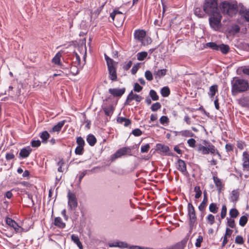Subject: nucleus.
Returning <instances> with one entry per match:
<instances>
[{"label": "nucleus", "mask_w": 249, "mask_h": 249, "mask_svg": "<svg viewBox=\"0 0 249 249\" xmlns=\"http://www.w3.org/2000/svg\"><path fill=\"white\" fill-rule=\"evenodd\" d=\"M161 107V105L159 102H156L153 104L151 107V109L153 111H156Z\"/></svg>", "instance_id": "obj_51"}, {"label": "nucleus", "mask_w": 249, "mask_h": 249, "mask_svg": "<svg viewBox=\"0 0 249 249\" xmlns=\"http://www.w3.org/2000/svg\"><path fill=\"white\" fill-rule=\"evenodd\" d=\"M147 53L146 52H141L137 54V59L139 61L143 60L147 56Z\"/></svg>", "instance_id": "obj_38"}, {"label": "nucleus", "mask_w": 249, "mask_h": 249, "mask_svg": "<svg viewBox=\"0 0 249 249\" xmlns=\"http://www.w3.org/2000/svg\"><path fill=\"white\" fill-rule=\"evenodd\" d=\"M233 219L234 218L227 217V225L229 227H230L231 228H234V227L235 226V221Z\"/></svg>", "instance_id": "obj_45"}, {"label": "nucleus", "mask_w": 249, "mask_h": 249, "mask_svg": "<svg viewBox=\"0 0 249 249\" xmlns=\"http://www.w3.org/2000/svg\"><path fill=\"white\" fill-rule=\"evenodd\" d=\"M71 240L75 243L80 249H83V246L81 242L80 241L78 236L74 234L71 235Z\"/></svg>", "instance_id": "obj_32"}, {"label": "nucleus", "mask_w": 249, "mask_h": 249, "mask_svg": "<svg viewBox=\"0 0 249 249\" xmlns=\"http://www.w3.org/2000/svg\"><path fill=\"white\" fill-rule=\"evenodd\" d=\"M41 144V142L39 140H34L31 142V145L34 147H37Z\"/></svg>", "instance_id": "obj_62"}, {"label": "nucleus", "mask_w": 249, "mask_h": 249, "mask_svg": "<svg viewBox=\"0 0 249 249\" xmlns=\"http://www.w3.org/2000/svg\"><path fill=\"white\" fill-rule=\"evenodd\" d=\"M203 144L204 145L201 144L198 145V152L203 155H208L209 153L213 155L216 154L219 158H221V155L213 144L205 140L203 142Z\"/></svg>", "instance_id": "obj_2"}, {"label": "nucleus", "mask_w": 249, "mask_h": 249, "mask_svg": "<svg viewBox=\"0 0 249 249\" xmlns=\"http://www.w3.org/2000/svg\"><path fill=\"white\" fill-rule=\"evenodd\" d=\"M218 207L215 203H212L210 204L209 209V211L213 213H216L218 211Z\"/></svg>", "instance_id": "obj_34"}, {"label": "nucleus", "mask_w": 249, "mask_h": 249, "mask_svg": "<svg viewBox=\"0 0 249 249\" xmlns=\"http://www.w3.org/2000/svg\"><path fill=\"white\" fill-rule=\"evenodd\" d=\"M150 149V145L147 143L144 145H142L141 147V152L142 153H147Z\"/></svg>", "instance_id": "obj_49"}, {"label": "nucleus", "mask_w": 249, "mask_h": 249, "mask_svg": "<svg viewBox=\"0 0 249 249\" xmlns=\"http://www.w3.org/2000/svg\"><path fill=\"white\" fill-rule=\"evenodd\" d=\"M239 14L247 21L249 22V9L241 7L239 11Z\"/></svg>", "instance_id": "obj_17"}, {"label": "nucleus", "mask_w": 249, "mask_h": 249, "mask_svg": "<svg viewBox=\"0 0 249 249\" xmlns=\"http://www.w3.org/2000/svg\"><path fill=\"white\" fill-rule=\"evenodd\" d=\"M177 168L184 175L188 173L186 169V164L185 161L181 159H178L177 161Z\"/></svg>", "instance_id": "obj_12"}, {"label": "nucleus", "mask_w": 249, "mask_h": 249, "mask_svg": "<svg viewBox=\"0 0 249 249\" xmlns=\"http://www.w3.org/2000/svg\"><path fill=\"white\" fill-rule=\"evenodd\" d=\"M240 30V27L238 25L233 24L231 26L230 32L233 34H235L239 33Z\"/></svg>", "instance_id": "obj_39"}, {"label": "nucleus", "mask_w": 249, "mask_h": 249, "mask_svg": "<svg viewBox=\"0 0 249 249\" xmlns=\"http://www.w3.org/2000/svg\"><path fill=\"white\" fill-rule=\"evenodd\" d=\"M222 13L230 17H232L237 12V6L236 4L228 1H223L220 5Z\"/></svg>", "instance_id": "obj_3"}, {"label": "nucleus", "mask_w": 249, "mask_h": 249, "mask_svg": "<svg viewBox=\"0 0 249 249\" xmlns=\"http://www.w3.org/2000/svg\"><path fill=\"white\" fill-rule=\"evenodd\" d=\"M118 248H120L121 249L128 248V245L126 242L119 241H118Z\"/></svg>", "instance_id": "obj_59"}, {"label": "nucleus", "mask_w": 249, "mask_h": 249, "mask_svg": "<svg viewBox=\"0 0 249 249\" xmlns=\"http://www.w3.org/2000/svg\"><path fill=\"white\" fill-rule=\"evenodd\" d=\"M132 64V62L131 60L128 61L127 62H125L124 65L123 66V69L124 70H129L130 67H131Z\"/></svg>", "instance_id": "obj_58"}, {"label": "nucleus", "mask_w": 249, "mask_h": 249, "mask_svg": "<svg viewBox=\"0 0 249 249\" xmlns=\"http://www.w3.org/2000/svg\"><path fill=\"white\" fill-rule=\"evenodd\" d=\"M145 78L149 81H151L153 80V77L152 72L150 71H146L144 74Z\"/></svg>", "instance_id": "obj_48"}, {"label": "nucleus", "mask_w": 249, "mask_h": 249, "mask_svg": "<svg viewBox=\"0 0 249 249\" xmlns=\"http://www.w3.org/2000/svg\"><path fill=\"white\" fill-rule=\"evenodd\" d=\"M132 134L135 136H140L142 134V132L140 129L136 128L132 130Z\"/></svg>", "instance_id": "obj_60"}, {"label": "nucleus", "mask_w": 249, "mask_h": 249, "mask_svg": "<svg viewBox=\"0 0 249 249\" xmlns=\"http://www.w3.org/2000/svg\"><path fill=\"white\" fill-rule=\"evenodd\" d=\"M239 104L243 107H249V97H242L238 100Z\"/></svg>", "instance_id": "obj_21"}, {"label": "nucleus", "mask_w": 249, "mask_h": 249, "mask_svg": "<svg viewBox=\"0 0 249 249\" xmlns=\"http://www.w3.org/2000/svg\"><path fill=\"white\" fill-rule=\"evenodd\" d=\"M203 241V237L201 235H199L198 238L196 239L195 245L197 248L201 247V244Z\"/></svg>", "instance_id": "obj_55"}, {"label": "nucleus", "mask_w": 249, "mask_h": 249, "mask_svg": "<svg viewBox=\"0 0 249 249\" xmlns=\"http://www.w3.org/2000/svg\"><path fill=\"white\" fill-rule=\"evenodd\" d=\"M209 15L210 16L209 20L211 27L215 31L219 30L221 27V20L222 19V16L220 12Z\"/></svg>", "instance_id": "obj_6"}, {"label": "nucleus", "mask_w": 249, "mask_h": 249, "mask_svg": "<svg viewBox=\"0 0 249 249\" xmlns=\"http://www.w3.org/2000/svg\"><path fill=\"white\" fill-rule=\"evenodd\" d=\"M65 122V120H63L58 122L53 127L52 131L59 132L61 130L62 127L64 126Z\"/></svg>", "instance_id": "obj_25"}, {"label": "nucleus", "mask_w": 249, "mask_h": 249, "mask_svg": "<svg viewBox=\"0 0 249 249\" xmlns=\"http://www.w3.org/2000/svg\"><path fill=\"white\" fill-rule=\"evenodd\" d=\"M227 214V207L226 205H222V209L221 211L220 216L222 219H223L225 217Z\"/></svg>", "instance_id": "obj_52"}, {"label": "nucleus", "mask_w": 249, "mask_h": 249, "mask_svg": "<svg viewBox=\"0 0 249 249\" xmlns=\"http://www.w3.org/2000/svg\"><path fill=\"white\" fill-rule=\"evenodd\" d=\"M92 172V170H85L83 171L80 172L79 173V182H81L82 178H84V177L87 174H88V172Z\"/></svg>", "instance_id": "obj_43"}, {"label": "nucleus", "mask_w": 249, "mask_h": 249, "mask_svg": "<svg viewBox=\"0 0 249 249\" xmlns=\"http://www.w3.org/2000/svg\"><path fill=\"white\" fill-rule=\"evenodd\" d=\"M82 67L81 65H77L73 64L70 68V72L73 75H76L79 73Z\"/></svg>", "instance_id": "obj_24"}, {"label": "nucleus", "mask_w": 249, "mask_h": 249, "mask_svg": "<svg viewBox=\"0 0 249 249\" xmlns=\"http://www.w3.org/2000/svg\"><path fill=\"white\" fill-rule=\"evenodd\" d=\"M194 191L196 192L195 198L196 199L199 198L202 195V192L200 190V187L198 186H195L194 188Z\"/></svg>", "instance_id": "obj_41"}, {"label": "nucleus", "mask_w": 249, "mask_h": 249, "mask_svg": "<svg viewBox=\"0 0 249 249\" xmlns=\"http://www.w3.org/2000/svg\"><path fill=\"white\" fill-rule=\"evenodd\" d=\"M208 223L212 225L214 223V216L212 214H209L206 217Z\"/></svg>", "instance_id": "obj_46"}, {"label": "nucleus", "mask_w": 249, "mask_h": 249, "mask_svg": "<svg viewBox=\"0 0 249 249\" xmlns=\"http://www.w3.org/2000/svg\"><path fill=\"white\" fill-rule=\"evenodd\" d=\"M146 36V32L143 30H136L134 33V39L137 42H140L141 45L146 46L152 42L150 37Z\"/></svg>", "instance_id": "obj_5"}, {"label": "nucleus", "mask_w": 249, "mask_h": 249, "mask_svg": "<svg viewBox=\"0 0 249 249\" xmlns=\"http://www.w3.org/2000/svg\"><path fill=\"white\" fill-rule=\"evenodd\" d=\"M196 141L193 138H191L187 141V143L191 147L194 148L196 146Z\"/></svg>", "instance_id": "obj_57"}, {"label": "nucleus", "mask_w": 249, "mask_h": 249, "mask_svg": "<svg viewBox=\"0 0 249 249\" xmlns=\"http://www.w3.org/2000/svg\"><path fill=\"white\" fill-rule=\"evenodd\" d=\"M105 58L107 62V68L109 72V78L113 81L117 80L116 69L114 66V61L109 58L107 55L105 54Z\"/></svg>", "instance_id": "obj_7"}, {"label": "nucleus", "mask_w": 249, "mask_h": 249, "mask_svg": "<svg viewBox=\"0 0 249 249\" xmlns=\"http://www.w3.org/2000/svg\"><path fill=\"white\" fill-rule=\"evenodd\" d=\"M131 149L129 147H124L118 149L112 155V160H114L125 155H131Z\"/></svg>", "instance_id": "obj_9"}, {"label": "nucleus", "mask_w": 249, "mask_h": 249, "mask_svg": "<svg viewBox=\"0 0 249 249\" xmlns=\"http://www.w3.org/2000/svg\"><path fill=\"white\" fill-rule=\"evenodd\" d=\"M156 149L157 151H160V152L166 154H167V153L169 151V147L168 146L161 143L157 144Z\"/></svg>", "instance_id": "obj_18"}, {"label": "nucleus", "mask_w": 249, "mask_h": 249, "mask_svg": "<svg viewBox=\"0 0 249 249\" xmlns=\"http://www.w3.org/2000/svg\"><path fill=\"white\" fill-rule=\"evenodd\" d=\"M242 161L244 170H248L249 169V154L247 152H244L243 153Z\"/></svg>", "instance_id": "obj_15"}, {"label": "nucleus", "mask_w": 249, "mask_h": 249, "mask_svg": "<svg viewBox=\"0 0 249 249\" xmlns=\"http://www.w3.org/2000/svg\"><path fill=\"white\" fill-rule=\"evenodd\" d=\"M54 225L61 229H63L66 226V224L63 222L61 218L60 217H56L54 218Z\"/></svg>", "instance_id": "obj_22"}, {"label": "nucleus", "mask_w": 249, "mask_h": 249, "mask_svg": "<svg viewBox=\"0 0 249 249\" xmlns=\"http://www.w3.org/2000/svg\"><path fill=\"white\" fill-rule=\"evenodd\" d=\"M75 61L73 62V63L77 65H81L80 64V58L77 53H75Z\"/></svg>", "instance_id": "obj_63"}, {"label": "nucleus", "mask_w": 249, "mask_h": 249, "mask_svg": "<svg viewBox=\"0 0 249 249\" xmlns=\"http://www.w3.org/2000/svg\"><path fill=\"white\" fill-rule=\"evenodd\" d=\"M239 193L238 189L232 191L230 196V200L232 202H236L239 198Z\"/></svg>", "instance_id": "obj_23"}, {"label": "nucleus", "mask_w": 249, "mask_h": 249, "mask_svg": "<svg viewBox=\"0 0 249 249\" xmlns=\"http://www.w3.org/2000/svg\"><path fill=\"white\" fill-rule=\"evenodd\" d=\"M61 56V53L58 52L52 59V63L55 65H60V58Z\"/></svg>", "instance_id": "obj_30"}, {"label": "nucleus", "mask_w": 249, "mask_h": 249, "mask_svg": "<svg viewBox=\"0 0 249 249\" xmlns=\"http://www.w3.org/2000/svg\"><path fill=\"white\" fill-rule=\"evenodd\" d=\"M243 238L241 235H237L235 239V243L237 244L242 245L244 243Z\"/></svg>", "instance_id": "obj_54"}, {"label": "nucleus", "mask_w": 249, "mask_h": 249, "mask_svg": "<svg viewBox=\"0 0 249 249\" xmlns=\"http://www.w3.org/2000/svg\"><path fill=\"white\" fill-rule=\"evenodd\" d=\"M160 93L163 97H167L170 93V89L168 87H164L161 89Z\"/></svg>", "instance_id": "obj_37"}, {"label": "nucleus", "mask_w": 249, "mask_h": 249, "mask_svg": "<svg viewBox=\"0 0 249 249\" xmlns=\"http://www.w3.org/2000/svg\"><path fill=\"white\" fill-rule=\"evenodd\" d=\"M5 222L10 227L13 228L16 233H21L23 229L19 226L18 223L14 220L9 217H6L5 218Z\"/></svg>", "instance_id": "obj_10"}, {"label": "nucleus", "mask_w": 249, "mask_h": 249, "mask_svg": "<svg viewBox=\"0 0 249 249\" xmlns=\"http://www.w3.org/2000/svg\"><path fill=\"white\" fill-rule=\"evenodd\" d=\"M239 212L235 208H232L230 210L229 214L231 218H236L239 215Z\"/></svg>", "instance_id": "obj_35"}, {"label": "nucleus", "mask_w": 249, "mask_h": 249, "mask_svg": "<svg viewBox=\"0 0 249 249\" xmlns=\"http://www.w3.org/2000/svg\"><path fill=\"white\" fill-rule=\"evenodd\" d=\"M218 91V86L217 85H213L211 86L209 88V91L208 95L210 98H213L216 92Z\"/></svg>", "instance_id": "obj_26"}, {"label": "nucleus", "mask_w": 249, "mask_h": 249, "mask_svg": "<svg viewBox=\"0 0 249 249\" xmlns=\"http://www.w3.org/2000/svg\"><path fill=\"white\" fill-rule=\"evenodd\" d=\"M76 143L77 144V146H80V147H83L85 144L84 140L81 137H79L77 138Z\"/></svg>", "instance_id": "obj_50"}, {"label": "nucleus", "mask_w": 249, "mask_h": 249, "mask_svg": "<svg viewBox=\"0 0 249 249\" xmlns=\"http://www.w3.org/2000/svg\"><path fill=\"white\" fill-rule=\"evenodd\" d=\"M204 198L202 202L200 203L199 206H198V209L200 211L203 212L205 210V208L207 206L208 202V198L207 196V193L205 191L204 192Z\"/></svg>", "instance_id": "obj_20"}, {"label": "nucleus", "mask_w": 249, "mask_h": 249, "mask_svg": "<svg viewBox=\"0 0 249 249\" xmlns=\"http://www.w3.org/2000/svg\"><path fill=\"white\" fill-rule=\"evenodd\" d=\"M219 50L223 53L227 54L230 50V48H229V46L227 45L221 44L220 45H219V46H218V51H219Z\"/></svg>", "instance_id": "obj_31"}, {"label": "nucleus", "mask_w": 249, "mask_h": 249, "mask_svg": "<svg viewBox=\"0 0 249 249\" xmlns=\"http://www.w3.org/2000/svg\"><path fill=\"white\" fill-rule=\"evenodd\" d=\"M84 150L83 147L77 146L75 149V153L76 155H82L84 153Z\"/></svg>", "instance_id": "obj_53"}, {"label": "nucleus", "mask_w": 249, "mask_h": 249, "mask_svg": "<svg viewBox=\"0 0 249 249\" xmlns=\"http://www.w3.org/2000/svg\"><path fill=\"white\" fill-rule=\"evenodd\" d=\"M142 99V98L141 96L136 94H133V91H131L127 97L125 104H129V102L133 100H135L137 102H140Z\"/></svg>", "instance_id": "obj_14"}, {"label": "nucleus", "mask_w": 249, "mask_h": 249, "mask_svg": "<svg viewBox=\"0 0 249 249\" xmlns=\"http://www.w3.org/2000/svg\"><path fill=\"white\" fill-rule=\"evenodd\" d=\"M118 15H121L122 17H123V14L122 12L120 11L119 10H118V8H116L112 12H111L110 14V17L111 18V19L114 20V19H115V18L116 16H118ZM124 18L122 17V21L124 20L123 19Z\"/></svg>", "instance_id": "obj_28"}, {"label": "nucleus", "mask_w": 249, "mask_h": 249, "mask_svg": "<svg viewBox=\"0 0 249 249\" xmlns=\"http://www.w3.org/2000/svg\"><path fill=\"white\" fill-rule=\"evenodd\" d=\"M188 214L190 219V225L193 226L196 219L195 210L192 204L189 203L188 205Z\"/></svg>", "instance_id": "obj_11"}, {"label": "nucleus", "mask_w": 249, "mask_h": 249, "mask_svg": "<svg viewBox=\"0 0 249 249\" xmlns=\"http://www.w3.org/2000/svg\"><path fill=\"white\" fill-rule=\"evenodd\" d=\"M249 89L248 80L234 77L231 81V91L233 95L247 91Z\"/></svg>", "instance_id": "obj_1"}, {"label": "nucleus", "mask_w": 249, "mask_h": 249, "mask_svg": "<svg viewBox=\"0 0 249 249\" xmlns=\"http://www.w3.org/2000/svg\"><path fill=\"white\" fill-rule=\"evenodd\" d=\"M160 123L162 124H167L169 122V119L166 116H162L160 119Z\"/></svg>", "instance_id": "obj_56"}, {"label": "nucleus", "mask_w": 249, "mask_h": 249, "mask_svg": "<svg viewBox=\"0 0 249 249\" xmlns=\"http://www.w3.org/2000/svg\"><path fill=\"white\" fill-rule=\"evenodd\" d=\"M68 198V205L69 209L71 211H74L78 206L77 199L74 193L69 191L67 195Z\"/></svg>", "instance_id": "obj_8"}, {"label": "nucleus", "mask_w": 249, "mask_h": 249, "mask_svg": "<svg viewBox=\"0 0 249 249\" xmlns=\"http://www.w3.org/2000/svg\"><path fill=\"white\" fill-rule=\"evenodd\" d=\"M125 88L122 89H109V92L114 97H121L125 92Z\"/></svg>", "instance_id": "obj_13"}, {"label": "nucleus", "mask_w": 249, "mask_h": 249, "mask_svg": "<svg viewBox=\"0 0 249 249\" xmlns=\"http://www.w3.org/2000/svg\"><path fill=\"white\" fill-rule=\"evenodd\" d=\"M104 111L107 116H110L113 112V109L111 106L108 107H105L104 108Z\"/></svg>", "instance_id": "obj_42"}, {"label": "nucleus", "mask_w": 249, "mask_h": 249, "mask_svg": "<svg viewBox=\"0 0 249 249\" xmlns=\"http://www.w3.org/2000/svg\"><path fill=\"white\" fill-rule=\"evenodd\" d=\"M49 137L50 135L46 131L42 132L40 135V138H41L43 142L46 141L47 140L49 139Z\"/></svg>", "instance_id": "obj_47"}, {"label": "nucleus", "mask_w": 249, "mask_h": 249, "mask_svg": "<svg viewBox=\"0 0 249 249\" xmlns=\"http://www.w3.org/2000/svg\"><path fill=\"white\" fill-rule=\"evenodd\" d=\"M149 95H150L151 99L153 101H157V100H159V96L157 95L156 92L154 90H153V89L150 90V92H149Z\"/></svg>", "instance_id": "obj_44"}, {"label": "nucleus", "mask_w": 249, "mask_h": 249, "mask_svg": "<svg viewBox=\"0 0 249 249\" xmlns=\"http://www.w3.org/2000/svg\"><path fill=\"white\" fill-rule=\"evenodd\" d=\"M167 72V70L161 69L156 71L155 70L153 71L154 75L155 78H160L161 77L165 76Z\"/></svg>", "instance_id": "obj_19"}, {"label": "nucleus", "mask_w": 249, "mask_h": 249, "mask_svg": "<svg viewBox=\"0 0 249 249\" xmlns=\"http://www.w3.org/2000/svg\"><path fill=\"white\" fill-rule=\"evenodd\" d=\"M207 47H209L213 50L218 51L219 45H217L215 42H208L206 44Z\"/></svg>", "instance_id": "obj_40"}, {"label": "nucleus", "mask_w": 249, "mask_h": 249, "mask_svg": "<svg viewBox=\"0 0 249 249\" xmlns=\"http://www.w3.org/2000/svg\"><path fill=\"white\" fill-rule=\"evenodd\" d=\"M213 180L217 189L220 191L223 187V184L221 180L216 176H213Z\"/></svg>", "instance_id": "obj_27"}, {"label": "nucleus", "mask_w": 249, "mask_h": 249, "mask_svg": "<svg viewBox=\"0 0 249 249\" xmlns=\"http://www.w3.org/2000/svg\"><path fill=\"white\" fill-rule=\"evenodd\" d=\"M248 214H246V215L242 216L239 221V225L242 227H244L248 222Z\"/></svg>", "instance_id": "obj_36"}, {"label": "nucleus", "mask_w": 249, "mask_h": 249, "mask_svg": "<svg viewBox=\"0 0 249 249\" xmlns=\"http://www.w3.org/2000/svg\"><path fill=\"white\" fill-rule=\"evenodd\" d=\"M87 141L89 145L93 146L96 142V139L95 136L92 134H89L87 138Z\"/></svg>", "instance_id": "obj_29"}, {"label": "nucleus", "mask_w": 249, "mask_h": 249, "mask_svg": "<svg viewBox=\"0 0 249 249\" xmlns=\"http://www.w3.org/2000/svg\"><path fill=\"white\" fill-rule=\"evenodd\" d=\"M142 89V87L138 83H136L134 85V90L135 92H139Z\"/></svg>", "instance_id": "obj_61"}, {"label": "nucleus", "mask_w": 249, "mask_h": 249, "mask_svg": "<svg viewBox=\"0 0 249 249\" xmlns=\"http://www.w3.org/2000/svg\"><path fill=\"white\" fill-rule=\"evenodd\" d=\"M179 134L182 136L186 137H192L194 135V134L191 130H182L179 132Z\"/></svg>", "instance_id": "obj_33"}, {"label": "nucleus", "mask_w": 249, "mask_h": 249, "mask_svg": "<svg viewBox=\"0 0 249 249\" xmlns=\"http://www.w3.org/2000/svg\"><path fill=\"white\" fill-rule=\"evenodd\" d=\"M32 150L30 146L23 148L20 150L19 154V156L23 159L26 158L29 156Z\"/></svg>", "instance_id": "obj_16"}, {"label": "nucleus", "mask_w": 249, "mask_h": 249, "mask_svg": "<svg viewBox=\"0 0 249 249\" xmlns=\"http://www.w3.org/2000/svg\"><path fill=\"white\" fill-rule=\"evenodd\" d=\"M203 9L207 15L213 14L219 12L218 0H205Z\"/></svg>", "instance_id": "obj_4"}, {"label": "nucleus", "mask_w": 249, "mask_h": 249, "mask_svg": "<svg viewBox=\"0 0 249 249\" xmlns=\"http://www.w3.org/2000/svg\"><path fill=\"white\" fill-rule=\"evenodd\" d=\"M139 68V63H137V64L133 66L131 69L132 74H135L138 71Z\"/></svg>", "instance_id": "obj_64"}]
</instances>
